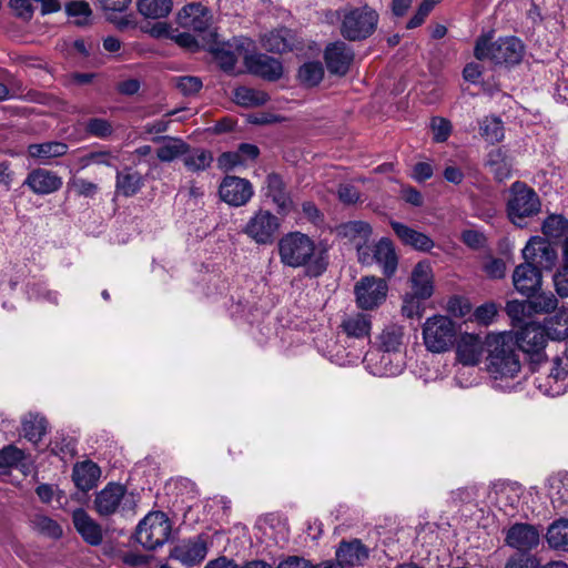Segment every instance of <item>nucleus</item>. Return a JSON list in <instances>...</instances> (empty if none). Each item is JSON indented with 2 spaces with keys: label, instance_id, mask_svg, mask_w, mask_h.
Returning a JSON list of instances; mask_svg holds the SVG:
<instances>
[{
  "label": "nucleus",
  "instance_id": "bf43d9fd",
  "mask_svg": "<svg viewBox=\"0 0 568 568\" xmlns=\"http://www.w3.org/2000/svg\"><path fill=\"white\" fill-rule=\"evenodd\" d=\"M505 310H506L507 315L511 320L517 321V322H524L526 316H529L530 314H532V312L530 310L529 301H525V302L517 301V300L509 301V302H507Z\"/></svg>",
  "mask_w": 568,
  "mask_h": 568
},
{
  "label": "nucleus",
  "instance_id": "4468645a",
  "mask_svg": "<svg viewBox=\"0 0 568 568\" xmlns=\"http://www.w3.org/2000/svg\"><path fill=\"white\" fill-rule=\"evenodd\" d=\"M364 361L375 376H396L402 373L404 367L402 354H393L383 349L367 353Z\"/></svg>",
  "mask_w": 568,
  "mask_h": 568
},
{
  "label": "nucleus",
  "instance_id": "0eeeda50",
  "mask_svg": "<svg viewBox=\"0 0 568 568\" xmlns=\"http://www.w3.org/2000/svg\"><path fill=\"white\" fill-rule=\"evenodd\" d=\"M456 327L454 322L444 315H434L423 325V339L426 348L432 353L448 351L455 341Z\"/></svg>",
  "mask_w": 568,
  "mask_h": 568
},
{
  "label": "nucleus",
  "instance_id": "412c9836",
  "mask_svg": "<svg viewBox=\"0 0 568 568\" xmlns=\"http://www.w3.org/2000/svg\"><path fill=\"white\" fill-rule=\"evenodd\" d=\"M62 183V179L57 173L45 169H34L28 174L23 184L33 193L45 195L60 190Z\"/></svg>",
  "mask_w": 568,
  "mask_h": 568
},
{
  "label": "nucleus",
  "instance_id": "e433bc0d",
  "mask_svg": "<svg viewBox=\"0 0 568 568\" xmlns=\"http://www.w3.org/2000/svg\"><path fill=\"white\" fill-rule=\"evenodd\" d=\"M263 47L271 52L283 53L292 50V34L286 28L276 29L265 34Z\"/></svg>",
  "mask_w": 568,
  "mask_h": 568
},
{
  "label": "nucleus",
  "instance_id": "c756f323",
  "mask_svg": "<svg viewBox=\"0 0 568 568\" xmlns=\"http://www.w3.org/2000/svg\"><path fill=\"white\" fill-rule=\"evenodd\" d=\"M337 234L353 246H359L368 243L372 227L364 221H349L337 227Z\"/></svg>",
  "mask_w": 568,
  "mask_h": 568
},
{
  "label": "nucleus",
  "instance_id": "f257e3e1",
  "mask_svg": "<svg viewBox=\"0 0 568 568\" xmlns=\"http://www.w3.org/2000/svg\"><path fill=\"white\" fill-rule=\"evenodd\" d=\"M280 262L287 267H303L307 277H320L328 268V245L316 243L310 235L292 231L284 234L277 243Z\"/></svg>",
  "mask_w": 568,
  "mask_h": 568
},
{
  "label": "nucleus",
  "instance_id": "2f4dec72",
  "mask_svg": "<svg viewBox=\"0 0 568 568\" xmlns=\"http://www.w3.org/2000/svg\"><path fill=\"white\" fill-rule=\"evenodd\" d=\"M336 557L342 567L343 565L354 567L364 564L368 558V550L359 540L342 542Z\"/></svg>",
  "mask_w": 568,
  "mask_h": 568
},
{
  "label": "nucleus",
  "instance_id": "20e7f679",
  "mask_svg": "<svg viewBox=\"0 0 568 568\" xmlns=\"http://www.w3.org/2000/svg\"><path fill=\"white\" fill-rule=\"evenodd\" d=\"M378 20L377 11L367 4L345 9L341 17V34L348 41L365 40L375 32Z\"/></svg>",
  "mask_w": 568,
  "mask_h": 568
},
{
  "label": "nucleus",
  "instance_id": "7ed1b4c3",
  "mask_svg": "<svg viewBox=\"0 0 568 568\" xmlns=\"http://www.w3.org/2000/svg\"><path fill=\"white\" fill-rule=\"evenodd\" d=\"M474 54L481 61L513 65L521 61L524 45L516 37H505L491 41L490 34H483L476 40Z\"/></svg>",
  "mask_w": 568,
  "mask_h": 568
},
{
  "label": "nucleus",
  "instance_id": "5fc2aeb1",
  "mask_svg": "<svg viewBox=\"0 0 568 568\" xmlns=\"http://www.w3.org/2000/svg\"><path fill=\"white\" fill-rule=\"evenodd\" d=\"M426 298H419L416 294L407 293L403 300L402 313L408 318H419L424 312L423 302Z\"/></svg>",
  "mask_w": 568,
  "mask_h": 568
},
{
  "label": "nucleus",
  "instance_id": "e2e57ef3",
  "mask_svg": "<svg viewBox=\"0 0 568 568\" xmlns=\"http://www.w3.org/2000/svg\"><path fill=\"white\" fill-rule=\"evenodd\" d=\"M539 560L535 556L517 554L507 560L505 568H539Z\"/></svg>",
  "mask_w": 568,
  "mask_h": 568
},
{
  "label": "nucleus",
  "instance_id": "1a4fd4ad",
  "mask_svg": "<svg viewBox=\"0 0 568 568\" xmlns=\"http://www.w3.org/2000/svg\"><path fill=\"white\" fill-rule=\"evenodd\" d=\"M280 219L267 210H258L250 217L243 232L258 245L272 244L280 230Z\"/></svg>",
  "mask_w": 568,
  "mask_h": 568
},
{
  "label": "nucleus",
  "instance_id": "b1692460",
  "mask_svg": "<svg viewBox=\"0 0 568 568\" xmlns=\"http://www.w3.org/2000/svg\"><path fill=\"white\" fill-rule=\"evenodd\" d=\"M72 520L77 531L88 544L98 546L102 542L101 526L95 523L84 509L78 508L72 514Z\"/></svg>",
  "mask_w": 568,
  "mask_h": 568
},
{
  "label": "nucleus",
  "instance_id": "9b49d317",
  "mask_svg": "<svg viewBox=\"0 0 568 568\" xmlns=\"http://www.w3.org/2000/svg\"><path fill=\"white\" fill-rule=\"evenodd\" d=\"M523 257L539 270L550 271L557 263L558 254L546 239L532 236L523 248Z\"/></svg>",
  "mask_w": 568,
  "mask_h": 568
},
{
  "label": "nucleus",
  "instance_id": "8fccbe9b",
  "mask_svg": "<svg viewBox=\"0 0 568 568\" xmlns=\"http://www.w3.org/2000/svg\"><path fill=\"white\" fill-rule=\"evenodd\" d=\"M323 67L320 62L304 63L298 70V78L306 85H316L323 79Z\"/></svg>",
  "mask_w": 568,
  "mask_h": 568
},
{
  "label": "nucleus",
  "instance_id": "774afa93",
  "mask_svg": "<svg viewBox=\"0 0 568 568\" xmlns=\"http://www.w3.org/2000/svg\"><path fill=\"white\" fill-rule=\"evenodd\" d=\"M219 168L224 171H230L236 166L244 165L237 150L234 152H224L217 159Z\"/></svg>",
  "mask_w": 568,
  "mask_h": 568
},
{
  "label": "nucleus",
  "instance_id": "37998d69",
  "mask_svg": "<svg viewBox=\"0 0 568 568\" xmlns=\"http://www.w3.org/2000/svg\"><path fill=\"white\" fill-rule=\"evenodd\" d=\"M183 155L185 168L192 172L204 171L210 168L213 162L212 152L204 149H194L192 151H187Z\"/></svg>",
  "mask_w": 568,
  "mask_h": 568
},
{
  "label": "nucleus",
  "instance_id": "2eb2a0df",
  "mask_svg": "<svg viewBox=\"0 0 568 568\" xmlns=\"http://www.w3.org/2000/svg\"><path fill=\"white\" fill-rule=\"evenodd\" d=\"M486 341L478 334L464 333L459 336L456 345V356L459 363L465 366L477 365L485 352Z\"/></svg>",
  "mask_w": 568,
  "mask_h": 568
},
{
  "label": "nucleus",
  "instance_id": "6ab92c4d",
  "mask_svg": "<svg viewBox=\"0 0 568 568\" xmlns=\"http://www.w3.org/2000/svg\"><path fill=\"white\" fill-rule=\"evenodd\" d=\"M245 65L252 74L272 81L280 79L283 74L282 63L264 53L247 54Z\"/></svg>",
  "mask_w": 568,
  "mask_h": 568
},
{
  "label": "nucleus",
  "instance_id": "aec40b11",
  "mask_svg": "<svg viewBox=\"0 0 568 568\" xmlns=\"http://www.w3.org/2000/svg\"><path fill=\"white\" fill-rule=\"evenodd\" d=\"M207 554V547L203 539L195 538L183 540L176 545L170 552L172 559L179 560L187 567L200 564Z\"/></svg>",
  "mask_w": 568,
  "mask_h": 568
},
{
  "label": "nucleus",
  "instance_id": "680f3d73",
  "mask_svg": "<svg viewBox=\"0 0 568 568\" xmlns=\"http://www.w3.org/2000/svg\"><path fill=\"white\" fill-rule=\"evenodd\" d=\"M202 81L197 77L186 75L175 78V87L183 95H193L202 88Z\"/></svg>",
  "mask_w": 568,
  "mask_h": 568
},
{
  "label": "nucleus",
  "instance_id": "ddd939ff",
  "mask_svg": "<svg viewBox=\"0 0 568 568\" xmlns=\"http://www.w3.org/2000/svg\"><path fill=\"white\" fill-rule=\"evenodd\" d=\"M539 530L527 523H516L505 532V545L519 554H527L539 545Z\"/></svg>",
  "mask_w": 568,
  "mask_h": 568
},
{
  "label": "nucleus",
  "instance_id": "39448f33",
  "mask_svg": "<svg viewBox=\"0 0 568 568\" xmlns=\"http://www.w3.org/2000/svg\"><path fill=\"white\" fill-rule=\"evenodd\" d=\"M541 211V202L536 191L525 183L515 182L510 187L507 214L511 223L519 227Z\"/></svg>",
  "mask_w": 568,
  "mask_h": 568
},
{
  "label": "nucleus",
  "instance_id": "6e6552de",
  "mask_svg": "<svg viewBox=\"0 0 568 568\" xmlns=\"http://www.w3.org/2000/svg\"><path fill=\"white\" fill-rule=\"evenodd\" d=\"M517 348L525 353L530 362L532 371L547 359L545 347L548 341L546 327L537 323H527L515 335Z\"/></svg>",
  "mask_w": 568,
  "mask_h": 568
},
{
  "label": "nucleus",
  "instance_id": "13d9d810",
  "mask_svg": "<svg viewBox=\"0 0 568 568\" xmlns=\"http://www.w3.org/2000/svg\"><path fill=\"white\" fill-rule=\"evenodd\" d=\"M23 459V452L16 446L9 445L0 450V468L17 467Z\"/></svg>",
  "mask_w": 568,
  "mask_h": 568
},
{
  "label": "nucleus",
  "instance_id": "864d4df0",
  "mask_svg": "<svg viewBox=\"0 0 568 568\" xmlns=\"http://www.w3.org/2000/svg\"><path fill=\"white\" fill-rule=\"evenodd\" d=\"M68 16L77 18L75 23L79 26L87 24L91 16V9L88 2L72 0L65 4Z\"/></svg>",
  "mask_w": 568,
  "mask_h": 568
},
{
  "label": "nucleus",
  "instance_id": "473e14b6",
  "mask_svg": "<svg viewBox=\"0 0 568 568\" xmlns=\"http://www.w3.org/2000/svg\"><path fill=\"white\" fill-rule=\"evenodd\" d=\"M143 186V178L138 171L125 168L116 172V192L125 197L135 195Z\"/></svg>",
  "mask_w": 568,
  "mask_h": 568
},
{
  "label": "nucleus",
  "instance_id": "bb28decb",
  "mask_svg": "<svg viewBox=\"0 0 568 568\" xmlns=\"http://www.w3.org/2000/svg\"><path fill=\"white\" fill-rule=\"evenodd\" d=\"M180 20L183 27L203 32L210 27L211 16L201 3H191L183 8Z\"/></svg>",
  "mask_w": 568,
  "mask_h": 568
},
{
  "label": "nucleus",
  "instance_id": "79ce46f5",
  "mask_svg": "<svg viewBox=\"0 0 568 568\" xmlns=\"http://www.w3.org/2000/svg\"><path fill=\"white\" fill-rule=\"evenodd\" d=\"M234 101L242 106H260L268 101V95L264 91L247 87H240L234 90Z\"/></svg>",
  "mask_w": 568,
  "mask_h": 568
},
{
  "label": "nucleus",
  "instance_id": "f3484780",
  "mask_svg": "<svg viewBox=\"0 0 568 568\" xmlns=\"http://www.w3.org/2000/svg\"><path fill=\"white\" fill-rule=\"evenodd\" d=\"M324 58L331 73L344 75L354 60V52L345 42L336 41L326 47Z\"/></svg>",
  "mask_w": 568,
  "mask_h": 568
},
{
  "label": "nucleus",
  "instance_id": "09e8293b",
  "mask_svg": "<svg viewBox=\"0 0 568 568\" xmlns=\"http://www.w3.org/2000/svg\"><path fill=\"white\" fill-rule=\"evenodd\" d=\"M85 132L94 138L108 139L113 134L114 128L106 119L91 118L85 123Z\"/></svg>",
  "mask_w": 568,
  "mask_h": 568
},
{
  "label": "nucleus",
  "instance_id": "4be33fe9",
  "mask_svg": "<svg viewBox=\"0 0 568 568\" xmlns=\"http://www.w3.org/2000/svg\"><path fill=\"white\" fill-rule=\"evenodd\" d=\"M410 293L419 298H429L434 292V274L430 264L426 261L417 263L410 275Z\"/></svg>",
  "mask_w": 568,
  "mask_h": 568
},
{
  "label": "nucleus",
  "instance_id": "4c0bfd02",
  "mask_svg": "<svg viewBox=\"0 0 568 568\" xmlns=\"http://www.w3.org/2000/svg\"><path fill=\"white\" fill-rule=\"evenodd\" d=\"M496 503L500 509L507 510V508L515 509L520 501L523 488L520 485L515 483L501 484L497 487Z\"/></svg>",
  "mask_w": 568,
  "mask_h": 568
},
{
  "label": "nucleus",
  "instance_id": "7c9ffc66",
  "mask_svg": "<svg viewBox=\"0 0 568 568\" xmlns=\"http://www.w3.org/2000/svg\"><path fill=\"white\" fill-rule=\"evenodd\" d=\"M341 328L348 337L367 338L371 335L372 317L364 313L348 315L342 321Z\"/></svg>",
  "mask_w": 568,
  "mask_h": 568
},
{
  "label": "nucleus",
  "instance_id": "c9c22d12",
  "mask_svg": "<svg viewBox=\"0 0 568 568\" xmlns=\"http://www.w3.org/2000/svg\"><path fill=\"white\" fill-rule=\"evenodd\" d=\"M404 328L397 324L387 325L378 336L379 349L402 354Z\"/></svg>",
  "mask_w": 568,
  "mask_h": 568
},
{
  "label": "nucleus",
  "instance_id": "ea45409f",
  "mask_svg": "<svg viewBox=\"0 0 568 568\" xmlns=\"http://www.w3.org/2000/svg\"><path fill=\"white\" fill-rule=\"evenodd\" d=\"M22 430L29 442L37 444L47 432V420L38 414H29L22 419Z\"/></svg>",
  "mask_w": 568,
  "mask_h": 568
},
{
  "label": "nucleus",
  "instance_id": "3c124183",
  "mask_svg": "<svg viewBox=\"0 0 568 568\" xmlns=\"http://www.w3.org/2000/svg\"><path fill=\"white\" fill-rule=\"evenodd\" d=\"M498 315V306L494 302H487L478 307L471 314V320L479 325L488 326L496 320Z\"/></svg>",
  "mask_w": 568,
  "mask_h": 568
},
{
  "label": "nucleus",
  "instance_id": "9d476101",
  "mask_svg": "<svg viewBox=\"0 0 568 568\" xmlns=\"http://www.w3.org/2000/svg\"><path fill=\"white\" fill-rule=\"evenodd\" d=\"M387 292L386 281L376 276H364L354 287L356 304L362 310L378 307L386 300Z\"/></svg>",
  "mask_w": 568,
  "mask_h": 568
},
{
  "label": "nucleus",
  "instance_id": "393cba45",
  "mask_svg": "<svg viewBox=\"0 0 568 568\" xmlns=\"http://www.w3.org/2000/svg\"><path fill=\"white\" fill-rule=\"evenodd\" d=\"M266 196L271 197L280 212H288L293 202L282 176L270 173L265 179Z\"/></svg>",
  "mask_w": 568,
  "mask_h": 568
},
{
  "label": "nucleus",
  "instance_id": "49530a36",
  "mask_svg": "<svg viewBox=\"0 0 568 568\" xmlns=\"http://www.w3.org/2000/svg\"><path fill=\"white\" fill-rule=\"evenodd\" d=\"M541 232L547 237L560 239L568 234V219L561 214H550L544 220Z\"/></svg>",
  "mask_w": 568,
  "mask_h": 568
},
{
  "label": "nucleus",
  "instance_id": "0e129e2a",
  "mask_svg": "<svg viewBox=\"0 0 568 568\" xmlns=\"http://www.w3.org/2000/svg\"><path fill=\"white\" fill-rule=\"evenodd\" d=\"M556 292L561 297L568 296V264H562L554 274Z\"/></svg>",
  "mask_w": 568,
  "mask_h": 568
},
{
  "label": "nucleus",
  "instance_id": "dca6fc26",
  "mask_svg": "<svg viewBox=\"0 0 568 568\" xmlns=\"http://www.w3.org/2000/svg\"><path fill=\"white\" fill-rule=\"evenodd\" d=\"M513 283L519 294L530 297L541 286L540 270L525 261L516 266L513 273Z\"/></svg>",
  "mask_w": 568,
  "mask_h": 568
},
{
  "label": "nucleus",
  "instance_id": "4d7b16f0",
  "mask_svg": "<svg viewBox=\"0 0 568 568\" xmlns=\"http://www.w3.org/2000/svg\"><path fill=\"white\" fill-rule=\"evenodd\" d=\"M68 189L74 191L77 195L84 197H93L99 191V186L95 183L82 178L70 179Z\"/></svg>",
  "mask_w": 568,
  "mask_h": 568
},
{
  "label": "nucleus",
  "instance_id": "a878e982",
  "mask_svg": "<svg viewBox=\"0 0 568 568\" xmlns=\"http://www.w3.org/2000/svg\"><path fill=\"white\" fill-rule=\"evenodd\" d=\"M374 262L382 266L385 276L390 277L397 270L398 258L392 241L382 237L373 248Z\"/></svg>",
  "mask_w": 568,
  "mask_h": 568
},
{
  "label": "nucleus",
  "instance_id": "6e6d98bb",
  "mask_svg": "<svg viewBox=\"0 0 568 568\" xmlns=\"http://www.w3.org/2000/svg\"><path fill=\"white\" fill-rule=\"evenodd\" d=\"M532 313H550L557 308L558 300L552 293H542L530 300Z\"/></svg>",
  "mask_w": 568,
  "mask_h": 568
},
{
  "label": "nucleus",
  "instance_id": "052dcab7",
  "mask_svg": "<svg viewBox=\"0 0 568 568\" xmlns=\"http://www.w3.org/2000/svg\"><path fill=\"white\" fill-rule=\"evenodd\" d=\"M433 139L435 142H445L452 133V123L445 118L435 116L430 122Z\"/></svg>",
  "mask_w": 568,
  "mask_h": 568
},
{
  "label": "nucleus",
  "instance_id": "69168bd1",
  "mask_svg": "<svg viewBox=\"0 0 568 568\" xmlns=\"http://www.w3.org/2000/svg\"><path fill=\"white\" fill-rule=\"evenodd\" d=\"M37 527L42 534L51 538H59L62 535V529L58 523L45 516L37 519Z\"/></svg>",
  "mask_w": 568,
  "mask_h": 568
},
{
  "label": "nucleus",
  "instance_id": "f8f14e48",
  "mask_svg": "<svg viewBox=\"0 0 568 568\" xmlns=\"http://www.w3.org/2000/svg\"><path fill=\"white\" fill-rule=\"evenodd\" d=\"M222 201L231 206L245 205L253 196V185L246 180L234 175H226L219 187Z\"/></svg>",
  "mask_w": 568,
  "mask_h": 568
},
{
  "label": "nucleus",
  "instance_id": "a19ab883",
  "mask_svg": "<svg viewBox=\"0 0 568 568\" xmlns=\"http://www.w3.org/2000/svg\"><path fill=\"white\" fill-rule=\"evenodd\" d=\"M172 0H139V12L145 18L161 19L165 18L172 11Z\"/></svg>",
  "mask_w": 568,
  "mask_h": 568
},
{
  "label": "nucleus",
  "instance_id": "f03ea898",
  "mask_svg": "<svg viewBox=\"0 0 568 568\" xmlns=\"http://www.w3.org/2000/svg\"><path fill=\"white\" fill-rule=\"evenodd\" d=\"M487 369L494 379V387L511 390L510 382L520 373L521 363L515 335L511 332L491 333L486 337Z\"/></svg>",
  "mask_w": 568,
  "mask_h": 568
},
{
  "label": "nucleus",
  "instance_id": "de8ad7c7",
  "mask_svg": "<svg viewBox=\"0 0 568 568\" xmlns=\"http://www.w3.org/2000/svg\"><path fill=\"white\" fill-rule=\"evenodd\" d=\"M486 165L498 181H504L510 175V168L501 150H493L488 153Z\"/></svg>",
  "mask_w": 568,
  "mask_h": 568
},
{
  "label": "nucleus",
  "instance_id": "c03bdc74",
  "mask_svg": "<svg viewBox=\"0 0 568 568\" xmlns=\"http://www.w3.org/2000/svg\"><path fill=\"white\" fill-rule=\"evenodd\" d=\"M547 541L551 548L568 550V519L557 520L548 528Z\"/></svg>",
  "mask_w": 568,
  "mask_h": 568
},
{
  "label": "nucleus",
  "instance_id": "5701e85b",
  "mask_svg": "<svg viewBox=\"0 0 568 568\" xmlns=\"http://www.w3.org/2000/svg\"><path fill=\"white\" fill-rule=\"evenodd\" d=\"M390 226L404 245H408L416 251L429 252L435 246L434 241L428 235L400 222L392 221Z\"/></svg>",
  "mask_w": 568,
  "mask_h": 568
},
{
  "label": "nucleus",
  "instance_id": "a18cd8bd",
  "mask_svg": "<svg viewBox=\"0 0 568 568\" xmlns=\"http://www.w3.org/2000/svg\"><path fill=\"white\" fill-rule=\"evenodd\" d=\"M479 133L490 144L501 141L504 139L501 120L497 116H485L479 123Z\"/></svg>",
  "mask_w": 568,
  "mask_h": 568
},
{
  "label": "nucleus",
  "instance_id": "cd10ccee",
  "mask_svg": "<svg viewBox=\"0 0 568 568\" xmlns=\"http://www.w3.org/2000/svg\"><path fill=\"white\" fill-rule=\"evenodd\" d=\"M100 476V467L91 460L75 464L72 471L73 481L82 491L92 489L97 485Z\"/></svg>",
  "mask_w": 568,
  "mask_h": 568
},
{
  "label": "nucleus",
  "instance_id": "603ef678",
  "mask_svg": "<svg viewBox=\"0 0 568 568\" xmlns=\"http://www.w3.org/2000/svg\"><path fill=\"white\" fill-rule=\"evenodd\" d=\"M547 329L554 331L557 338L568 336V310L560 308L547 321Z\"/></svg>",
  "mask_w": 568,
  "mask_h": 568
},
{
  "label": "nucleus",
  "instance_id": "c85d7f7f",
  "mask_svg": "<svg viewBox=\"0 0 568 568\" xmlns=\"http://www.w3.org/2000/svg\"><path fill=\"white\" fill-rule=\"evenodd\" d=\"M548 494L554 508L564 511L568 506V471H558L548 478Z\"/></svg>",
  "mask_w": 568,
  "mask_h": 568
},
{
  "label": "nucleus",
  "instance_id": "a211bd4d",
  "mask_svg": "<svg viewBox=\"0 0 568 568\" xmlns=\"http://www.w3.org/2000/svg\"><path fill=\"white\" fill-rule=\"evenodd\" d=\"M126 489L121 484L110 483L95 495L94 509L103 517L113 515L121 506Z\"/></svg>",
  "mask_w": 568,
  "mask_h": 568
},
{
  "label": "nucleus",
  "instance_id": "423d86ee",
  "mask_svg": "<svg viewBox=\"0 0 568 568\" xmlns=\"http://www.w3.org/2000/svg\"><path fill=\"white\" fill-rule=\"evenodd\" d=\"M171 529L170 519L163 511L149 513L139 523L135 539L145 549L153 550L169 540Z\"/></svg>",
  "mask_w": 568,
  "mask_h": 568
},
{
  "label": "nucleus",
  "instance_id": "f704fd0d",
  "mask_svg": "<svg viewBox=\"0 0 568 568\" xmlns=\"http://www.w3.org/2000/svg\"><path fill=\"white\" fill-rule=\"evenodd\" d=\"M153 141H164V144L161 145L156 151V156L162 162H172L189 151V145L181 139L171 136H156L153 138Z\"/></svg>",
  "mask_w": 568,
  "mask_h": 568
},
{
  "label": "nucleus",
  "instance_id": "58836bf2",
  "mask_svg": "<svg viewBox=\"0 0 568 568\" xmlns=\"http://www.w3.org/2000/svg\"><path fill=\"white\" fill-rule=\"evenodd\" d=\"M118 160V155L111 152L108 149H100L87 152L80 155L77 160L80 170H84L85 168L97 164L112 168L114 166L115 161Z\"/></svg>",
  "mask_w": 568,
  "mask_h": 568
},
{
  "label": "nucleus",
  "instance_id": "338daca9",
  "mask_svg": "<svg viewBox=\"0 0 568 568\" xmlns=\"http://www.w3.org/2000/svg\"><path fill=\"white\" fill-rule=\"evenodd\" d=\"M460 239L465 245L473 250H479L486 244L485 235L476 230H465Z\"/></svg>",
  "mask_w": 568,
  "mask_h": 568
},
{
  "label": "nucleus",
  "instance_id": "72a5a7b5",
  "mask_svg": "<svg viewBox=\"0 0 568 568\" xmlns=\"http://www.w3.org/2000/svg\"><path fill=\"white\" fill-rule=\"evenodd\" d=\"M68 145L63 142L49 141L43 143H34L28 146L29 156L47 163L51 159L60 158L68 152Z\"/></svg>",
  "mask_w": 568,
  "mask_h": 568
}]
</instances>
